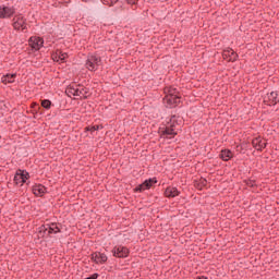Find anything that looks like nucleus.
<instances>
[{
	"label": "nucleus",
	"mask_w": 279,
	"mask_h": 279,
	"mask_svg": "<svg viewBox=\"0 0 279 279\" xmlns=\"http://www.w3.org/2000/svg\"><path fill=\"white\" fill-rule=\"evenodd\" d=\"M252 145L257 151H263L267 147V142L263 137L258 136L253 138Z\"/></svg>",
	"instance_id": "obj_14"
},
{
	"label": "nucleus",
	"mask_w": 279,
	"mask_h": 279,
	"mask_svg": "<svg viewBox=\"0 0 279 279\" xmlns=\"http://www.w3.org/2000/svg\"><path fill=\"white\" fill-rule=\"evenodd\" d=\"M206 184H207V181H206V179H201V184H198L197 185V189H204V186H206Z\"/></svg>",
	"instance_id": "obj_25"
},
{
	"label": "nucleus",
	"mask_w": 279,
	"mask_h": 279,
	"mask_svg": "<svg viewBox=\"0 0 279 279\" xmlns=\"http://www.w3.org/2000/svg\"><path fill=\"white\" fill-rule=\"evenodd\" d=\"M15 13L16 9L14 7L0 5V19H12Z\"/></svg>",
	"instance_id": "obj_8"
},
{
	"label": "nucleus",
	"mask_w": 279,
	"mask_h": 279,
	"mask_svg": "<svg viewBox=\"0 0 279 279\" xmlns=\"http://www.w3.org/2000/svg\"><path fill=\"white\" fill-rule=\"evenodd\" d=\"M60 227L58 223H48L38 228V239H45V236H51V234H58Z\"/></svg>",
	"instance_id": "obj_3"
},
{
	"label": "nucleus",
	"mask_w": 279,
	"mask_h": 279,
	"mask_svg": "<svg viewBox=\"0 0 279 279\" xmlns=\"http://www.w3.org/2000/svg\"><path fill=\"white\" fill-rule=\"evenodd\" d=\"M264 102L266 104V106H276V104L279 102V94H278V92L268 93L264 97Z\"/></svg>",
	"instance_id": "obj_10"
},
{
	"label": "nucleus",
	"mask_w": 279,
	"mask_h": 279,
	"mask_svg": "<svg viewBox=\"0 0 279 279\" xmlns=\"http://www.w3.org/2000/svg\"><path fill=\"white\" fill-rule=\"evenodd\" d=\"M104 5H109L112 8V5H117L119 3V0H102Z\"/></svg>",
	"instance_id": "obj_24"
},
{
	"label": "nucleus",
	"mask_w": 279,
	"mask_h": 279,
	"mask_svg": "<svg viewBox=\"0 0 279 279\" xmlns=\"http://www.w3.org/2000/svg\"><path fill=\"white\" fill-rule=\"evenodd\" d=\"M178 117L172 116L170 118V122H168V124L166 125V128H161V136H163V138H173V136H178Z\"/></svg>",
	"instance_id": "obj_2"
},
{
	"label": "nucleus",
	"mask_w": 279,
	"mask_h": 279,
	"mask_svg": "<svg viewBox=\"0 0 279 279\" xmlns=\"http://www.w3.org/2000/svg\"><path fill=\"white\" fill-rule=\"evenodd\" d=\"M166 197H178L180 195V191H178V187L169 186L165 191Z\"/></svg>",
	"instance_id": "obj_18"
},
{
	"label": "nucleus",
	"mask_w": 279,
	"mask_h": 279,
	"mask_svg": "<svg viewBox=\"0 0 279 279\" xmlns=\"http://www.w3.org/2000/svg\"><path fill=\"white\" fill-rule=\"evenodd\" d=\"M33 193L34 195L43 196L45 195V193H47V187H45V185L43 184H37L33 186Z\"/></svg>",
	"instance_id": "obj_17"
},
{
	"label": "nucleus",
	"mask_w": 279,
	"mask_h": 279,
	"mask_svg": "<svg viewBox=\"0 0 279 279\" xmlns=\"http://www.w3.org/2000/svg\"><path fill=\"white\" fill-rule=\"evenodd\" d=\"M165 93L166 96L178 97V89L175 87H166Z\"/></svg>",
	"instance_id": "obj_21"
},
{
	"label": "nucleus",
	"mask_w": 279,
	"mask_h": 279,
	"mask_svg": "<svg viewBox=\"0 0 279 279\" xmlns=\"http://www.w3.org/2000/svg\"><path fill=\"white\" fill-rule=\"evenodd\" d=\"M65 93L68 97H75V99H88L90 92L84 85L71 84L66 87Z\"/></svg>",
	"instance_id": "obj_1"
},
{
	"label": "nucleus",
	"mask_w": 279,
	"mask_h": 279,
	"mask_svg": "<svg viewBox=\"0 0 279 279\" xmlns=\"http://www.w3.org/2000/svg\"><path fill=\"white\" fill-rule=\"evenodd\" d=\"M222 58H223V60H227L228 62H236V60L239 59V54L236 52H234V50L232 48H227L222 52Z\"/></svg>",
	"instance_id": "obj_12"
},
{
	"label": "nucleus",
	"mask_w": 279,
	"mask_h": 279,
	"mask_svg": "<svg viewBox=\"0 0 279 279\" xmlns=\"http://www.w3.org/2000/svg\"><path fill=\"white\" fill-rule=\"evenodd\" d=\"M41 106L45 108V110H51V100L49 99L41 100Z\"/></svg>",
	"instance_id": "obj_22"
},
{
	"label": "nucleus",
	"mask_w": 279,
	"mask_h": 279,
	"mask_svg": "<svg viewBox=\"0 0 279 279\" xmlns=\"http://www.w3.org/2000/svg\"><path fill=\"white\" fill-rule=\"evenodd\" d=\"M129 5H136V0H126Z\"/></svg>",
	"instance_id": "obj_27"
},
{
	"label": "nucleus",
	"mask_w": 279,
	"mask_h": 279,
	"mask_svg": "<svg viewBox=\"0 0 279 279\" xmlns=\"http://www.w3.org/2000/svg\"><path fill=\"white\" fill-rule=\"evenodd\" d=\"M247 186H256V181L248 180L246 181Z\"/></svg>",
	"instance_id": "obj_26"
},
{
	"label": "nucleus",
	"mask_w": 279,
	"mask_h": 279,
	"mask_svg": "<svg viewBox=\"0 0 279 279\" xmlns=\"http://www.w3.org/2000/svg\"><path fill=\"white\" fill-rule=\"evenodd\" d=\"M101 64V58L97 54H89L87 57L85 66L88 69V71H97Z\"/></svg>",
	"instance_id": "obj_4"
},
{
	"label": "nucleus",
	"mask_w": 279,
	"mask_h": 279,
	"mask_svg": "<svg viewBox=\"0 0 279 279\" xmlns=\"http://www.w3.org/2000/svg\"><path fill=\"white\" fill-rule=\"evenodd\" d=\"M12 25L16 32H25V29H27V19H25L22 14H17L13 17Z\"/></svg>",
	"instance_id": "obj_5"
},
{
	"label": "nucleus",
	"mask_w": 279,
	"mask_h": 279,
	"mask_svg": "<svg viewBox=\"0 0 279 279\" xmlns=\"http://www.w3.org/2000/svg\"><path fill=\"white\" fill-rule=\"evenodd\" d=\"M16 78V74H7L1 77L2 84H12L14 83V80Z\"/></svg>",
	"instance_id": "obj_20"
},
{
	"label": "nucleus",
	"mask_w": 279,
	"mask_h": 279,
	"mask_svg": "<svg viewBox=\"0 0 279 279\" xmlns=\"http://www.w3.org/2000/svg\"><path fill=\"white\" fill-rule=\"evenodd\" d=\"M51 58L53 62H64V60L69 58V53L62 52V50H57L56 52L52 53Z\"/></svg>",
	"instance_id": "obj_16"
},
{
	"label": "nucleus",
	"mask_w": 279,
	"mask_h": 279,
	"mask_svg": "<svg viewBox=\"0 0 279 279\" xmlns=\"http://www.w3.org/2000/svg\"><path fill=\"white\" fill-rule=\"evenodd\" d=\"M100 128H104V126H99V125L87 126L85 128V132H90L93 134V132H97Z\"/></svg>",
	"instance_id": "obj_23"
},
{
	"label": "nucleus",
	"mask_w": 279,
	"mask_h": 279,
	"mask_svg": "<svg viewBox=\"0 0 279 279\" xmlns=\"http://www.w3.org/2000/svg\"><path fill=\"white\" fill-rule=\"evenodd\" d=\"M163 102L167 108H175L180 104V96H166Z\"/></svg>",
	"instance_id": "obj_15"
},
{
	"label": "nucleus",
	"mask_w": 279,
	"mask_h": 279,
	"mask_svg": "<svg viewBox=\"0 0 279 279\" xmlns=\"http://www.w3.org/2000/svg\"><path fill=\"white\" fill-rule=\"evenodd\" d=\"M112 254L116 258H128V256H130V248L123 245H118L113 247Z\"/></svg>",
	"instance_id": "obj_7"
},
{
	"label": "nucleus",
	"mask_w": 279,
	"mask_h": 279,
	"mask_svg": "<svg viewBox=\"0 0 279 279\" xmlns=\"http://www.w3.org/2000/svg\"><path fill=\"white\" fill-rule=\"evenodd\" d=\"M92 260L96 263V265H104V263L108 262V256L101 252H95L92 254Z\"/></svg>",
	"instance_id": "obj_13"
},
{
	"label": "nucleus",
	"mask_w": 279,
	"mask_h": 279,
	"mask_svg": "<svg viewBox=\"0 0 279 279\" xmlns=\"http://www.w3.org/2000/svg\"><path fill=\"white\" fill-rule=\"evenodd\" d=\"M157 182H158V180H156V178L148 179V180L144 181L142 184L137 185L135 187V192L143 193V191H147V190L151 189V186H154V184H156Z\"/></svg>",
	"instance_id": "obj_9"
},
{
	"label": "nucleus",
	"mask_w": 279,
	"mask_h": 279,
	"mask_svg": "<svg viewBox=\"0 0 279 279\" xmlns=\"http://www.w3.org/2000/svg\"><path fill=\"white\" fill-rule=\"evenodd\" d=\"M233 156H234V154H232L230 149H223L220 153V158L225 162H228V160H231V158H233Z\"/></svg>",
	"instance_id": "obj_19"
},
{
	"label": "nucleus",
	"mask_w": 279,
	"mask_h": 279,
	"mask_svg": "<svg viewBox=\"0 0 279 279\" xmlns=\"http://www.w3.org/2000/svg\"><path fill=\"white\" fill-rule=\"evenodd\" d=\"M28 45L34 51H40L43 45H45V40L40 37H31L28 40Z\"/></svg>",
	"instance_id": "obj_11"
},
{
	"label": "nucleus",
	"mask_w": 279,
	"mask_h": 279,
	"mask_svg": "<svg viewBox=\"0 0 279 279\" xmlns=\"http://www.w3.org/2000/svg\"><path fill=\"white\" fill-rule=\"evenodd\" d=\"M29 179V172L25 170H17L15 175H14V182L15 184H20V186H23Z\"/></svg>",
	"instance_id": "obj_6"
}]
</instances>
